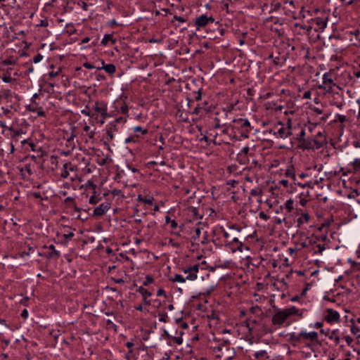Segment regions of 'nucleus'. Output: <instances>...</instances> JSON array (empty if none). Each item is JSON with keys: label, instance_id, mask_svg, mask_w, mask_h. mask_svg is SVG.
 <instances>
[{"label": "nucleus", "instance_id": "obj_9", "mask_svg": "<svg viewBox=\"0 0 360 360\" xmlns=\"http://www.w3.org/2000/svg\"><path fill=\"white\" fill-rule=\"evenodd\" d=\"M139 199L140 201L144 202L145 204L146 205H153V202L154 201V198L153 196L148 194V195H139Z\"/></svg>", "mask_w": 360, "mask_h": 360}, {"label": "nucleus", "instance_id": "obj_33", "mask_svg": "<svg viewBox=\"0 0 360 360\" xmlns=\"http://www.w3.org/2000/svg\"><path fill=\"white\" fill-rule=\"evenodd\" d=\"M138 137L135 136H131L125 139V143H129L131 142H136L137 141Z\"/></svg>", "mask_w": 360, "mask_h": 360}, {"label": "nucleus", "instance_id": "obj_53", "mask_svg": "<svg viewBox=\"0 0 360 360\" xmlns=\"http://www.w3.org/2000/svg\"><path fill=\"white\" fill-rule=\"evenodd\" d=\"M195 233L196 236H197L198 237H199V236H200V233H201V229H200V228H196V229H195Z\"/></svg>", "mask_w": 360, "mask_h": 360}, {"label": "nucleus", "instance_id": "obj_34", "mask_svg": "<svg viewBox=\"0 0 360 360\" xmlns=\"http://www.w3.org/2000/svg\"><path fill=\"white\" fill-rule=\"evenodd\" d=\"M193 274L197 275L199 270V264H195L193 266L189 267Z\"/></svg>", "mask_w": 360, "mask_h": 360}, {"label": "nucleus", "instance_id": "obj_43", "mask_svg": "<svg viewBox=\"0 0 360 360\" xmlns=\"http://www.w3.org/2000/svg\"><path fill=\"white\" fill-rule=\"evenodd\" d=\"M313 110L315 113H316L317 115H321L323 113V111L322 110L318 108H313Z\"/></svg>", "mask_w": 360, "mask_h": 360}, {"label": "nucleus", "instance_id": "obj_2", "mask_svg": "<svg viewBox=\"0 0 360 360\" xmlns=\"http://www.w3.org/2000/svg\"><path fill=\"white\" fill-rule=\"evenodd\" d=\"M303 147L306 149L316 150L323 146V139H307L302 140Z\"/></svg>", "mask_w": 360, "mask_h": 360}, {"label": "nucleus", "instance_id": "obj_28", "mask_svg": "<svg viewBox=\"0 0 360 360\" xmlns=\"http://www.w3.org/2000/svg\"><path fill=\"white\" fill-rule=\"evenodd\" d=\"M153 282H154L153 278H152L150 276H146V278H145V281H143V283L144 285H149V284H150V283H152Z\"/></svg>", "mask_w": 360, "mask_h": 360}, {"label": "nucleus", "instance_id": "obj_27", "mask_svg": "<svg viewBox=\"0 0 360 360\" xmlns=\"http://www.w3.org/2000/svg\"><path fill=\"white\" fill-rule=\"evenodd\" d=\"M314 139L321 140L323 139V146L326 143V137L322 131H319Z\"/></svg>", "mask_w": 360, "mask_h": 360}, {"label": "nucleus", "instance_id": "obj_56", "mask_svg": "<svg viewBox=\"0 0 360 360\" xmlns=\"http://www.w3.org/2000/svg\"><path fill=\"white\" fill-rule=\"evenodd\" d=\"M354 76H355L356 78H359V77H360V70L355 71V72H354Z\"/></svg>", "mask_w": 360, "mask_h": 360}, {"label": "nucleus", "instance_id": "obj_42", "mask_svg": "<svg viewBox=\"0 0 360 360\" xmlns=\"http://www.w3.org/2000/svg\"><path fill=\"white\" fill-rule=\"evenodd\" d=\"M162 336H165L167 338H172L174 340L175 339V338L169 335L166 330H164V334L162 335Z\"/></svg>", "mask_w": 360, "mask_h": 360}, {"label": "nucleus", "instance_id": "obj_44", "mask_svg": "<svg viewBox=\"0 0 360 360\" xmlns=\"http://www.w3.org/2000/svg\"><path fill=\"white\" fill-rule=\"evenodd\" d=\"M134 132H139V131H141L142 133H144V130H143V129L141 127H135L134 128Z\"/></svg>", "mask_w": 360, "mask_h": 360}, {"label": "nucleus", "instance_id": "obj_11", "mask_svg": "<svg viewBox=\"0 0 360 360\" xmlns=\"http://www.w3.org/2000/svg\"><path fill=\"white\" fill-rule=\"evenodd\" d=\"M72 170L73 167L70 163H65L63 165V170L61 173V176L63 178H67L70 174L69 172Z\"/></svg>", "mask_w": 360, "mask_h": 360}, {"label": "nucleus", "instance_id": "obj_35", "mask_svg": "<svg viewBox=\"0 0 360 360\" xmlns=\"http://www.w3.org/2000/svg\"><path fill=\"white\" fill-rule=\"evenodd\" d=\"M42 58H43V56L40 53H38L33 58V62L34 63H37L40 62L42 60Z\"/></svg>", "mask_w": 360, "mask_h": 360}, {"label": "nucleus", "instance_id": "obj_21", "mask_svg": "<svg viewBox=\"0 0 360 360\" xmlns=\"http://www.w3.org/2000/svg\"><path fill=\"white\" fill-rule=\"evenodd\" d=\"M139 292L143 295V299L145 300L146 302L148 303L147 301H146V298L148 297H150L151 295V293L149 292L146 289L143 288V287H141L139 289Z\"/></svg>", "mask_w": 360, "mask_h": 360}, {"label": "nucleus", "instance_id": "obj_22", "mask_svg": "<svg viewBox=\"0 0 360 360\" xmlns=\"http://www.w3.org/2000/svg\"><path fill=\"white\" fill-rule=\"evenodd\" d=\"M285 208L288 212H290L293 209V200L292 199L288 200L285 203Z\"/></svg>", "mask_w": 360, "mask_h": 360}, {"label": "nucleus", "instance_id": "obj_50", "mask_svg": "<svg viewBox=\"0 0 360 360\" xmlns=\"http://www.w3.org/2000/svg\"><path fill=\"white\" fill-rule=\"evenodd\" d=\"M165 225H169L170 224L171 221H172L170 217L168 215L165 216Z\"/></svg>", "mask_w": 360, "mask_h": 360}, {"label": "nucleus", "instance_id": "obj_36", "mask_svg": "<svg viewBox=\"0 0 360 360\" xmlns=\"http://www.w3.org/2000/svg\"><path fill=\"white\" fill-rule=\"evenodd\" d=\"M98 199L96 198V196L94 195H92L90 198H89V203L90 204H92V205H94V204H96L98 202Z\"/></svg>", "mask_w": 360, "mask_h": 360}, {"label": "nucleus", "instance_id": "obj_10", "mask_svg": "<svg viewBox=\"0 0 360 360\" xmlns=\"http://www.w3.org/2000/svg\"><path fill=\"white\" fill-rule=\"evenodd\" d=\"M184 278L185 280H189V281H194L197 278L198 276L195 274H193L190 269V268L184 269Z\"/></svg>", "mask_w": 360, "mask_h": 360}, {"label": "nucleus", "instance_id": "obj_12", "mask_svg": "<svg viewBox=\"0 0 360 360\" xmlns=\"http://www.w3.org/2000/svg\"><path fill=\"white\" fill-rule=\"evenodd\" d=\"M103 67L102 68H97V69H104L106 72L108 74H113L115 72V66L113 64H107L104 65V62H102Z\"/></svg>", "mask_w": 360, "mask_h": 360}, {"label": "nucleus", "instance_id": "obj_13", "mask_svg": "<svg viewBox=\"0 0 360 360\" xmlns=\"http://www.w3.org/2000/svg\"><path fill=\"white\" fill-rule=\"evenodd\" d=\"M310 220V217L308 213L302 214V217L297 220V226L300 227L304 223H308Z\"/></svg>", "mask_w": 360, "mask_h": 360}, {"label": "nucleus", "instance_id": "obj_45", "mask_svg": "<svg viewBox=\"0 0 360 360\" xmlns=\"http://www.w3.org/2000/svg\"><path fill=\"white\" fill-rule=\"evenodd\" d=\"M351 331L353 334H356L359 331V329L356 326H353L351 329Z\"/></svg>", "mask_w": 360, "mask_h": 360}, {"label": "nucleus", "instance_id": "obj_39", "mask_svg": "<svg viewBox=\"0 0 360 360\" xmlns=\"http://www.w3.org/2000/svg\"><path fill=\"white\" fill-rule=\"evenodd\" d=\"M2 80L4 82H10L11 81V77L10 76H7V75H5L2 77Z\"/></svg>", "mask_w": 360, "mask_h": 360}, {"label": "nucleus", "instance_id": "obj_64", "mask_svg": "<svg viewBox=\"0 0 360 360\" xmlns=\"http://www.w3.org/2000/svg\"><path fill=\"white\" fill-rule=\"evenodd\" d=\"M243 151L245 153H248V152L249 151V148L248 147H245L243 148Z\"/></svg>", "mask_w": 360, "mask_h": 360}, {"label": "nucleus", "instance_id": "obj_38", "mask_svg": "<svg viewBox=\"0 0 360 360\" xmlns=\"http://www.w3.org/2000/svg\"><path fill=\"white\" fill-rule=\"evenodd\" d=\"M236 243L238 245V246H237L236 249H237L238 251H240V252H243V243L242 242L239 241V240H238V243Z\"/></svg>", "mask_w": 360, "mask_h": 360}, {"label": "nucleus", "instance_id": "obj_17", "mask_svg": "<svg viewBox=\"0 0 360 360\" xmlns=\"http://www.w3.org/2000/svg\"><path fill=\"white\" fill-rule=\"evenodd\" d=\"M352 166L355 172H360V158H355L352 163Z\"/></svg>", "mask_w": 360, "mask_h": 360}, {"label": "nucleus", "instance_id": "obj_5", "mask_svg": "<svg viewBox=\"0 0 360 360\" xmlns=\"http://www.w3.org/2000/svg\"><path fill=\"white\" fill-rule=\"evenodd\" d=\"M281 125H282L281 124ZM274 134L276 135L278 138L280 139H285L292 135V131L290 125L287 127L281 126L276 132H274Z\"/></svg>", "mask_w": 360, "mask_h": 360}, {"label": "nucleus", "instance_id": "obj_23", "mask_svg": "<svg viewBox=\"0 0 360 360\" xmlns=\"http://www.w3.org/2000/svg\"><path fill=\"white\" fill-rule=\"evenodd\" d=\"M95 110L102 115H107V109L105 106L96 105L95 107Z\"/></svg>", "mask_w": 360, "mask_h": 360}, {"label": "nucleus", "instance_id": "obj_14", "mask_svg": "<svg viewBox=\"0 0 360 360\" xmlns=\"http://www.w3.org/2000/svg\"><path fill=\"white\" fill-rule=\"evenodd\" d=\"M224 236L226 239V242L229 244L236 243L238 242V238L237 237H231L230 234L228 233L227 232H224Z\"/></svg>", "mask_w": 360, "mask_h": 360}, {"label": "nucleus", "instance_id": "obj_25", "mask_svg": "<svg viewBox=\"0 0 360 360\" xmlns=\"http://www.w3.org/2000/svg\"><path fill=\"white\" fill-rule=\"evenodd\" d=\"M174 281L184 283L186 281L184 276L181 274H175L174 277L172 278Z\"/></svg>", "mask_w": 360, "mask_h": 360}, {"label": "nucleus", "instance_id": "obj_46", "mask_svg": "<svg viewBox=\"0 0 360 360\" xmlns=\"http://www.w3.org/2000/svg\"><path fill=\"white\" fill-rule=\"evenodd\" d=\"M171 227V229H174L177 226V224L174 220L171 221L170 224H169Z\"/></svg>", "mask_w": 360, "mask_h": 360}, {"label": "nucleus", "instance_id": "obj_58", "mask_svg": "<svg viewBox=\"0 0 360 360\" xmlns=\"http://www.w3.org/2000/svg\"><path fill=\"white\" fill-rule=\"evenodd\" d=\"M82 113L86 115V116H90V113L89 111L86 110H82Z\"/></svg>", "mask_w": 360, "mask_h": 360}, {"label": "nucleus", "instance_id": "obj_60", "mask_svg": "<svg viewBox=\"0 0 360 360\" xmlns=\"http://www.w3.org/2000/svg\"><path fill=\"white\" fill-rule=\"evenodd\" d=\"M322 325H323V324H322V323H321V322H316V323H315V325H314V327L318 328L321 327V326H322Z\"/></svg>", "mask_w": 360, "mask_h": 360}, {"label": "nucleus", "instance_id": "obj_1", "mask_svg": "<svg viewBox=\"0 0 360 360\" xmlns=\"http://www.w3.org/2000/svg\"><path fill=\"white\" fill-rule=\"evenodd\" d=\"M298 309L295 307L284 309L277 311L272 317V323L274 325L280 326L283 324L290 316L297 314Z\"/></svg>", "mask_w": 360, "mask_h": 360}, {"label": "nucleus", "instance_id": "obj_49", "mask_svg": "<svg viewBox=\"0 0 360 360\" xmlns=\"http://www.w3.org/2000/svg\"><path fill=\"white\" fill-rule=\"evenodd\" d=\"M74 236V233L72 232H70L68 233L64 234V237L65 238H72Z\"/></svg>", "mask_w": 360, "mask_h": 360}, {"label": "nucleus", "instance_id": "obj_16", "mask_svg": "<svg viewBox=\"0 0 360 360\" xmlns=\"http://www.w3.org/2000/svg\"><path fill=\"white\" fill-rule=\"evenodd\" d=\"M109 41H111L112 44L115 43V40L112 39V34H105L101 41V44L103 46H106Z\"/></svg>", "mask_w": 360, "mask_h": 360}, {"label": "nucleus", "instance_id": "obj_4", "mask_svg": "<svg viewBox=\"0 0 360 360\" xmlns=\"http://www.w3.org/2000/svg\"><path fill=\"white\" fill-rule=\"evenodd\" d=\"M214 21V19L212 16L208 17L207 15L203 14L196 18L195 24L199 27H205L210 22H213Z\"/></svg>", "mask_w": 360, "mask_h": 360}, {"label": "nucleus", "instance_id": "obj_29", "mask_svg": "<svg viewBox=\"0 0 360 360\" xmlns=\"http://www.w3.org/2000/svg\"><path fill=\"white\" fill-rule=\"evenodd\" d=\"M347 120V117L345 115H336V119L335 120V121H338L341 123H343L345 122V121Z\"/></svg>", "mask_w": 360, "mask_h": 360}, {"label": "nucleus", "instance_id": "obj_3", "mask_svg": "<svg viewBox=\"0 0 360 360\" xmlns=\"http://www.w3.org/2000/svg\"><path fill=\"white\" fill-rule=\"evenodd\" d=\"M110 208V204L108 202H105L96 207L94 210L93 215L95 217H101Z\"/></svg>", "mask_w": 360, "mask_h": 360}, {"label": "nucleus", "instance_id": "obj_47", "mask_svg": "<svg viewBox=\"0 0 360 360\" xmlns=\"http://www.w3.org/2000/svg\"><path fill=\"white\" fill-rule=\"evenodd\" d=\"M57 75H58V72H53V71H52V72H50L49 73V77H50V78H51V79H52V78H53V77H56Z\"/></svg>", "mask_w": 360, "mask_h": 360}, {"label": "nucleus", "instance_id": "obj_37", "mask_svg": "<svg viewBox=\"0 0 360 360\" xmlns=\"http://www.w3.org/2000/svg\"><path fill=\"white\" fill-rule=\"evenodd\" d=\"M345 341H346L347 344L349 346H350V345H351V344H352V342H353V339H352V338H351L350 336H346V337H345Z\"/></svg>", "mask_w": 360, "mask_h": 360}, {"label": "nucleus", "instance_id": "obj_40", "mask_svg": "<svg viewBox=\"0 0 360 360\" xmlns=\"http://www.w3.org/2000/svg\"><path fill=\"white\" fill-rule=\"evenodd\" d=\"M84 67L87 68V69H93V68H95V67L91 64V63H85L84 64Z\"/></svg>", "mask_w": 360, "mask_h": 360}, {"label": "nucleus", "instance_id": "obj_59", "mask_svg": "<svg viewBox=\"0 0 360 360\" xmlns=\"http://www.w3.org/2000/svg\"><path fill=\"white\" fill-rule=\"evenodd\" d=\"M90 40V39L89 37H85L82 40V43L84 44V43H87L89 42Z\"/></svg>", "mask_w": 360, "mask_h": 360}, {"label": "nucleus", "instance_id": "obj_51", "mask_svg": "<svg viewBox=\"0 0 360 360\" xmlns=\"http://www.w3.org/2000/svg\"><path fill=\"white\" fill-rule=\"evenodd\" d=\"M311 96V92L309 91H305L304 94V98H309Z\"/></svg>", "mask_w": 360, "mask_h": 360}, {"label": "nucleus", "instance_id": "obj_30", "mask_svg": "<svg viewBox=\"0 0 360 360\" xmlns=\"http://www.w3.org/2000/svg\"><path fill=\"white\" fill-rule=\"evenodd\" d=\"M84 131H85L86 132H87V133H88L89 136L90 138H93V137H94V134H95L94 131H91V130H90V127H89V126H88V125H86V126L84 127Z\"/></svg>", "mask_w": 360, "mask_h": 360}, {"label": "nucleus", "instance_id": "obj_57", "mask_svg": "<svg viewBox=\"0 0 360 360\" xmlns=\"http://www.w3.org/2000/svg\"><path fill=\"white\" fill-rule=\"evenodd\" d=\"M329 115L330 114L325 115L321 118V120L322 121H326L328 118Z\"/></svg>", "mask_w": 360, "mask_h": 360}, {"label": "nucleus", "instance_id": "obj_31", "mask_svg": "<svg viewBox=\"0 0 360 360\" xmlns=\"http://www.w3.org/2000/svg\"><path fill=\"white\" fill-rule=\"evenodd\" d=\"M150 335H153V338H155V331H154V330H153V329H152V328H151L150 330H148V333H147V334H146V335H145V336H144L143 339H144V340H149V339H150Z\"/></svg>", "mask_w": 360, "mask_h": 360}, {"label": "nucleus", "instance_id": "obj_8", "mask_svg": "<svg viewBox=\"0 0 360 360\" xmlns=\"http://www.w3.org/2000/svg\"><path fill=\"white\" fill-rule=\"evenodd\" d=\"M300 335L302 338L309 340L311 341H316L318 339V334L316 332H301Z\"/></svg>", "mask_w": 360, "mask_h": 360}, {"label": "nucleus", "instance_id": "obj_41", "mask_svg": "<svg viewBox=\"0 0 360 360\" xmlns=\"http://www.w3.org/2000/svg\"><path fill=\"white\" fill-rule=\"evenodd\" d=\"M307 200L304 199V198H301L300 200V204L302 206V207H304L307 203Z\"/></svg>", "mask_w": 360, "mask_h": 360}, {"label": "nucleus", "instance_id": "obj_20", "mask_svg": "<svg viewBox=\"0 0 360 360\" xmlns=\"http://www.w3.org/2000/svg\"><path fill=\"white\" fill-rule=\"evenodd\" d=\"M49 248L50 250H51V251H52L51 253L49 254V257H58L60 256V252L55 249V247L53 245H50L49 246Z\"/></svg>", "mask_w": 360, "mask_h": 360}, {"label": "nucleus", "instance_id": "obj_54", "mask_svg": "<svg viewBox=\"0 0 360 360\" xmlns=\"http://www.w3.org/2000/svg\"><path fill=\"white\" fill-rule=\"evenodd\" d=\"M305 136V131L304 129L301 130V131L299 134V136L300 139L304 137Z\"/></svg>", "mask_w": 360, "mask_h": 360}, {"label": "nucleus", "instance_id": "obj_18", "mask_svg": "<svg viewBox=\"0 0 360 360\" xmlns=\"http://www.w3.org/2000/svg\"><path fill=\"white\" fill-rule=\"evenodd\" d=\"M288 336H289V341L295 342H300L302 338L300 333L297 335L295 333H292L288 334Z\"/></svg>", "mask_w": 360, "mask_h": 360}, {"label": "nucleus", "instance_id": "obj_55", "mask_svg": "<svg viewBox=\"0 0 360 360\" xmlns=\"http://www.w3.org/2000/svg\"><path fill=\"white\" fill-rule=\"evenodd\" d=\"M167 318V316L166 315H162L161 316V318L159 319V320L161 321H163V322H166L167 321V320H166Z\"/></svg>", "mask_w": 360, "mask_h": 360}, {"label": "nucleus", "instance_id": "obj_61", "mask_svg": "<svg viewBox=\"0 0 360 360\" xmlns=\"http://www.w3.org/2000/svg\"><path fill=\"white\" fill-rule=\"evenodd\" d=\"M176 20H178L179 22H184L185 21L184 18H181V17H176L175 16L174 17Z\"/></svg>", "mask_w": 360, "mask_h": 360}, {"label": "nucleus", "instance_id": "obj_62", "mask_svg": "<svg viewBox=\"0 0 360 360\" xmlns=\"http://www.w3.org/2000/svg\"><path fill=\"white\" fill-rule=\"evenodd\" d=\"M147 165H148V167H150L151 166H153V165H155V161H151V162H148V164H147Z\"/></svg>", "mask_w": 360, "mask_h": 360}, {"label": "nucleus", "instance_id": "obj_24", "mask_svg": "<svg viewBox=\"0 0 360 360\" xmlns=\"http://www.w3.org/2000/svg\"><path fill=\"white\" fill-rule=\"evenodd\" d=\"M12 95L11 90H2L0 91V98H8Z\"/></svg>", "mask_w": 360, "mask_h": 360}, {"label": "nucleus", "instance_id": "obj_15", "mask_svg": "<svg viewBox=\"0 0 360 360\" xmlns=\"http://www.w3.org/2000/svg\"><path fill=\"white\" fill-rule=\"evenodd\" d=\"M316 25H319V27L320 29H323L327 25V20L326 19L321 18H317L315 19Z\"/></svg>", "mask_w": 360, "mask_h": 360}, {"label": "nucleus", "instance_id": "obj_7", "mask_svg": "<svg viewBox=\"0 0 360 360\" xmlns=\"http://www.w3.org/2000/svg\"><path fill=\"white\" fill-rule=\"evenodd\" d=\"M234 122L237 123L241 128L245 129V131L248 133L251 130L250 123L247 119H237L233 120Z\"/></svg>", "mask_w": 360, "mask_h": 360}, {"label": "nucleus", "instance_id": "obj_32", "mask_svg": "<svg viewBox=\"0 0 360 360\" xmlns=\"http://www.w3.org/2000/svg\"><path fill=\"white\" fill-rule=\"evenodd\" d=\"M250 194L254 196L261 195L262 191L259 188H254L250 191Z\"/></svg>", "mask_w": 360, "mask_h": 360}, {"label": "nucleus", "instance_id": "obj_26", "mask_svg": "<svg viewBox=\"0 0 360 360\" xmlns=\"http://www.w3.org/2000/svg\"><path fill=\"white\" fill-rule=\"evenodd\" d=\"M326 250L324 245L318 244L316 246V250L314 251L315 254H322V252Z\"/></svg>", "mask_w": 360, "mask_h": 360}, {"label": "nucleus", "instance_id": "obj_48", "mask_svg": "<svg viewBox=\"0 0 360 360\" xmlns=\"http://www.w3.org/2000/svg\"><path fill=\"white\" fill-rule=\"evenodd\" d=\"M21 316L22 317H24L25 319H26L27 316H28V311L27 309H24L22 313H21Z\"/></svg>", "mask_w": 360, "mask_h": 360}, {"label": "nucleus", "instance_id": "obj_6", "mask_svg": "<svg viewBox=\"0 0 360 360\" xmlns=\"http://www.w3.org/2000/svg\"><path fill=\"white\" fill-rule=\"evenodd\" d=\"M325 319L328 323L338 322L340 320V315L336 311L328 309Z\"/></svg>", "mask_w": 360, "mask_h": 360}, {"label": "nucleus", "instance_id": "obj_63", "mask_svg": "<svg viewBox=\"0 0 360 360\" xmlns=\"http://www.w3.org/2000/svg\"><path fill=\"white\" fill-rule=\"evenodd\" d=\"M259 216H260V217H261V218H262V219H266V214H264L263 212H261V213L259 214Z\"/></svg>", "mask_w": 360, "mask_h": 360}, {"label": "nucleus", "instance_id": "obj_19", "mask_svg": "<svg viewBox=\"0 0 360 360\" xmlns=\"http://www.w3.org/2000/svg\"><path fill=\"white\" fill-rule=\"evenodd\" d=\"M116 130V126L115 124H110L108 126L107 134L110 137V140L113 139V131Z\"/></svg>", "mask_w": 360, "mask_h": 360}, {"label": "nucleus", "instance_id": "obj_52", "mask_svg": "<svg viewBox=\"0 0 360 360\" xmlns=\"http://www.w3.org/2000/svg\"><path fill=\"white\" fill-rule=\"evenodd\" d=\"M286 174L288 176H294V174L292 172V170L290 169H288L286 172Z\"/></svg>", "mask_w": 360, "mask_h": 360}]
</instances>
